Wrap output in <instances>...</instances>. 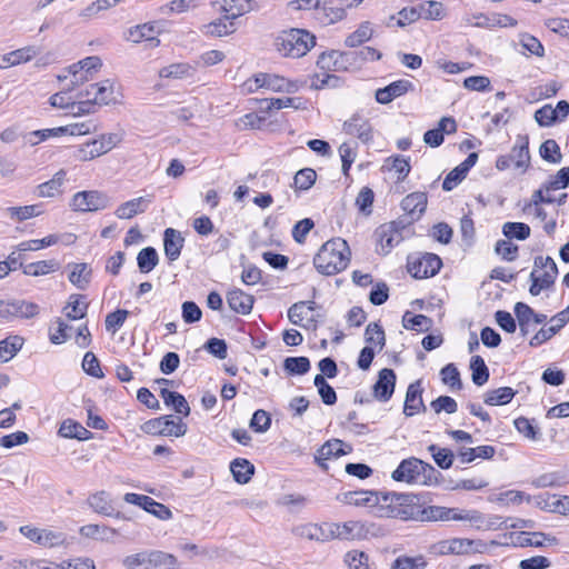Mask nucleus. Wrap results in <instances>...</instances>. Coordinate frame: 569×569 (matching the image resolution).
Instances as JSON below:
<instances>
[{
	"mask_svg": "<svg viewBox=\"0 0 569 569\" xmlns=\"http://www.w3.org/2000/svg\"><path fill=\"white\" fill-rule=\"evenodd\" d=\"M156 28L153 23H143L131 27L126 34L128 41L139 43L141 41H156V46L159 44V40L154 37Z\"/></svg>",
	"mask_w": 569,
	"mask_h": 569,
	"instance_id": "473e14b6",
	"label": "nucleus"
},
{
	"mask_svg": "<svg viewBox=\"0 0 569 569\" xmlns=\"http://www.w3.org/2000/svg\"><path fill=\"white\" fill-rule=\"evenodd\" d=\"M539 153L545 161L550 163H560L562 160L560 147L553 139H548L542 142L539 148Z\"/></svg>",
	"mask_w": 569,
	"mask_h": 569,
	"instance_id": "603ef678",
	"label": "nucleus"
},
{
	"mask_svg": "<svg viewBox=\"0 0 569 569\" xmlns=\"http://www.w3.org/2000/svg\"><path fill=\"white\" fill-rule=\"evenodd\" d=\"M63 134H66V130H63V127L34 130L26 136V140L29 144L36 146L50 137H59Z\"/></svg>",
	"mask_w": 569,
	"mask_h": 569,
	"instance_id": "bf43d9fd",
	"label": "nucleus"
},
{
	"mask_svg": "<svg viewBox=\"0 0 569 569\" xmlns=\"http://www.w3.org/2000/svg\"><path fill=\"white\" fill-rule=\"evenodd\" d=\"M160 397L163 399L164 405L171 407L177 413L184 417L190 415L191 409L183 395L162 388Z\"/></svg>",
	"mask_w": 569,
	"mask_h": 569,
	"instance_id": "c85d7f7f",
	"label": "nucleus"
},
{
	"mask_svg": "<svg viewBox=\"0 0 569 569\" xmlns=\"http://www.w3.org/2000/svg\"><path fill=\"white\" fill-rule=\"evenodd\" d=\"M428 203L426 192L416 191L406 196L401 201V209L407 216L415 217L419 220L425 213Z\"/></svg>",
	"mask_w": 569,
	"mask_h": 569,
	"instance_id": "aec40b11",
	"label": "nucleus"
},
{
	"mask_svg": "<svg viewBox=\"0 0 569 569\" xmlns=\"http://www.w3.org/2000/svg\"><path fill=\"white\" fill-rule=\"evenodd\" d=\"M428 450L431 452L436 465L441 469H449L453 465L455 455L448 448H440L437 445H430Z\"/></svg>",
	"mask_w": 569,
	"mask_h": 569,
	"instance_id": "3c124183",
	"label": "nucleus"
},
{
	"mask_svg": "<svg viewBox=\"0 0 569 569\" xmlns=\"http://www.w3.org/2000/svg\"><path fill=\"white\" fill-rule=\"evenodd\" d=\"M395 492H385L376 490H358L347 491L337 496V500L345 505L356 507L376 508V513L380 517L396 516L397 510L390 509L392 503V495Z\"/></svg>",
	"mask_w": 569,
	"mask_h": 569,
	"instance_id": "7ed1b4c3",
	"label": "nucleus"
},
{
	"mask_svg": "<svg viewBox=\"0 0 569 569\" xmlns=\"http://www.w3.org/2000/svg\"><path fill=\"white\" fill-rule=\"evenodd\" d=\"M40 312V307L31 301L22 299L0 300V317L32 319Z\"/></svg>",
	"mask_w": 569,
	"mask_h": 569,
	"instance_id": "9d476101",
	"label": "nucleus"
},
{
	"mask_svg": "<svg viewBox=\"0 0 569 569\" xmlns=\"http://www.w3.org/2000/svg\"><path fill=\"white\" fill-rule=\"evenodd\" d=\"M303 101L301 98H272V99H264L261 102L260 110L264 112H269L273 109L280 110L282 108H295V109H301Z\"/></svg>",
	"mask_w": 569,
	"mask_h": 569,
	"instance_id": "58836bf2",
	"label": "nucleus"
},
{
	"mask_svg": "<svg viewBox=\"0 0 569 569\" xmlns=\"http://www.w3.org/2000/svg\"><path fill=\"white\" fill-rule=\"evenodd\" d=\"M425 567L426 561L421 556L416 558L401 556L398 557L391 565L392 569H423Z\"/></svg>",
	"mask_w": 569,
	"mask_h": 569,
	"instance_id": "774afa93",
	"label": "nucleus"
},
{
	"mask_svg": "<svg viewBox=\"0 0 569 569\" xmlns=\"http://www.w3.org/2000/svg\"><path fill=\"white\" fill-rule=\"evenodd\" d=\"M229 308L240 315H249L252 310L254 298L241 289H232L227 293Z\"/></svg>",
	"mask_w": 569,
	"mask_h": 569,
	"instance_id": "4be33fe9",
	"label": "nucleus"
},
{
	"mask_svg": "<svg viewBox=\"0 0 569 569\" xmlns=\"http://www.w3.org/2000/svg\"><path fill=\"white\" fill-rule=\"evenodd\" d=\"M99 149L100 142L97 138L79 147L74 153V157L80 161H89L106 153L100 152Z\"/></svg>",
	"mask_w": 569,
	"mask_h": 569,
	"instance_id": "6e6d98bb",
	"label": "nucleus"
},
{
	"mask_svg": "<svg viewBox=\"0 0 569 569\" xmlns=\"http://www.w3.org/2000/svg\"><path fill=\"white\" fill-rule=\"evenodd\" d=\"M503 537L509 541L502 542L503 546H512V547H536L541 548L546 543L553 546L558 543V539L553 536L545 533L542 531H520V532H509L505 533Z\"/></svg>",
	"mask_w": 569,
	"mask_h": 569,
	"instance_id": "6e6552de",
	"label": "nucleus"
},
{
	"mask_svg": "<svg viewBox=\"0 0 569 569\" xmlns=\"http://www.w3.org/2000/svg\"><path fill=\"white\" fill-rule=\"evenodd\" d=\"M502 233L508 239L526 240L530 236V227L523 222H506Z\"/></svg>",
	"mask_w": 569,
	"mask_h": 569,
	"instance_id": "5fc2aeb1",
	"label": "nucleus"
},
{
	"mask_svg": "<svg viewBox=\"0 0 569 569\" xmlns=\"http://www.w3.org/2000/svg\"><path fill=\"white\" fill-rule=\"evenodd\" d=\"M569 187V167L561 168L558 172L549 180L543 183V188L547 192L557 189H563Z\"/></svg>",
	"mask_w": 569,
	"mask_h": 569,
	"instance_id": "338daca9",
	"label": "nucleus"
},
{
	"mask_svg": "<svg viewBox=\"0 0 569 569\" xmlns=\"http://www.w3.org/2000/svg\"><path fill=\"white\" fill-rule=\"evenodd\" d=\"M89 506L98 513L103 516H113V507L108 500V495L106 491L97 492L89 497L88 499Z\"/></svg>",
	"mask_w": 569,
	"mask_h": 569,
	"instance_id": "8fccbe9b",
	"label": "nucleus"
},
{
	"mask_svg": "<svg viewBox=\"0 0 569 569\" xmlns=\"http://www.w3.org/2000/svg\"><path fill=\"white\" fill-rule=\"evenodd\" d=\"M59 263L56 260H41L28 263L23 267V273L27 276L38 277L56 271Z\"/></svg>",
	"mask_w": 569,
	"mask_h": 569,
	"instance_id": "de8ad7c7",
	"label": "nucleus"
},
{
	"mask_svg": "<svg viewBox=\"0 0 569 569\" xmlns=\"http://www.w3.org/2000/svg\"><path fill=\"white\" fill-rule=\"evenodd\" d=\"M336 60L332 62L335 71L348 70L350 67L360 66L356 51L333 50Z\"/></svg>",
	"mask_w": 569,
	"mask_h": 569,
	"instance_id": "09e8293b",
	"label": "nucleus"
},
{
	"mask_svg": "<svg viewBox=\"0 0 569 569\" xmlns=\"http://www.w3.org/2000/svg\"><path fill=\"white\" fill-rule=\"evenodd\" d=\"M365 341L378 346L379 351H381L386 345L383 328L378 322H370L365 331Z\"/></svg>",
	"mask_w": 569,
	"mask_h": 569,
	"instance_id": "864d4df0",
	"label": "nucleus"
},
{
	"mask_svg": "<svg viewBox=\"0 0 569 569\" xmlns=\"http://www.w3.org/2000/svg\"><path fill=\"white\" fill-rule=\"evenodd\" d=\"M41 204H29L23 207H9L7 211L11 218H16L19 221L27 220L32 217H38L42 213Z\"/></svg>",
	"mask_w": 569,
	"mask_h": 569,
	"instance_id": "13d9d810",
	"label": "nucleus"
},
{
	"mask_svg": "<svg viewBox=\"0 0 569 569\" xmlns=\"http://www.w3.org/2000/svg\"><path fill=\"white\" fill-rule=\"evenodd\" d=\"M392 501L399 506L396 516L401 519L417 521H447L448 513L451 512L447 507L428 506L421 508L419 498L416 495L393 493Z\"/></svg>",
	"mask_w": 569,
	"mask_h": 569,
	"instance_id": "f03ea898",
	"label": "nucleus"
},
{
	"mask_svg": "<svg viewBox=\"0 0 569 569\" xmlns=\"http://www.w3.org/2000/svg\"><path fill=\"white\" fill-rule=\"evenodd\" d=\"M520 335L526 337L530 332V322H532L533 309L525 302H517L513 308Z\"/></svg>",
	"mask_w": 569,
	"mask_h": 569,
	"instance_id": "ea45409f",
	"label": "nucleus"
},
{
	"mask_svg": "<svg viewBox=\"0 0 569 569\" xmlns=\"http://www.w3.org/2000/svg\"><path fill=\"white\" fill-rule=\"evenodd\" d=\"M187 425L181 418L177 421L173 420L172 416H161L158 418L150 419L141 426V430L144 433L153 436H173L182 437L187 432Z\"/></svg>",
	"mask_w": 569,
	"mask_h": 569,
	"instance_id": "423d86ee",
	"label": "nucleus"
},
{
	"mask_svg": "<svg viewBox=\"0 0 569 569\" xmlns=\"http://www.w3.org/2000/svg\"><path fill=\"white\" fill-rule=\"evenodd\" d=\"M368 561L369 557L363 551L352 550L345 556V562L350 569H372Z\"/></svg>",
	"mask_w": 569,
	"mask_h": 569,
	"instance_id": "69168bd1",
	"label": "nucleus"
},
{
	"mask_svg": "<svg viewBox=\"0 0 569 569\" xmlns=\"http://www.w3.org/2000/svg\"><path fill=\"white\" fill-rule=\"evenodd\" d=\"M345 442L340 439H331L326 441L316 452L315 461L323 470L328 471L327 460L339 458L352 451V447L348 446V450L343 449Z\"/></svg>",
	"mask_w": 569,
	"mask_h": 569,
	"instance_id": "ddd939ff",
	"label": "nucleus"
},
{
	"mask_svg": "<svg viewBox=\"0 0 569 569\" xmlns=\"http://www.w3.org/2000/svg\"><path fill=\"white\" fill-rule=\"evenodd\" d=\"M249 91H256L260 88H266L274 92L295 93L298 91L299 86L296 81H291L274 73L259 72L244 83Z\"/></svg>",
	"mask_w": 569,
	"mask_h": 569,
	"instance_id": "39448f33",
	"label": "nucleus"
},
{
	"mask_svg": "<svg viewBox=\"0 0 569 569\" xmlns=\"http://www.w3.org/2000/svg\"><path fill=\"white\" fill-rule=\"evenodd\" d=\"M565 482V476L557 471L540 475L532 480L536 488L560 487Z\"/></svg>",
	"mask_w": 569,
	"mask_h": 569,
	"instance_id": "680f3d73",
	"label": "nucleus"
},
{
	"mask_svg": "<svg viewBox=\"0 0 569 569\" xmlns=\"http://www.w3.org/2000/svg\"><path fill=\"white\" fill-rule=\"evenodd\" d=\"M149 551L129 555L122 559V566L126 569H149Z\"/></svg>",
	"mask_w": 569,
	"mask_h": 569,
	"instance_id": "e2e57ef3",
	"label": "nucleus"
},
{
	"mask_svg": "<svg viewBox=\"0 0 569 569\" xmlns=\"http://www.w3.org/2000/svg\"><path fill=\"white\" fill-rule=\"evenodd\" d=\"M343 131L357 137L363 143H369L373 138L370 121L358 113L343 122Z\"/></svg>",
	"mask_w": 569,
	"mask_h": 569,
	"instance_id": "2eb2a0df",
	"label": "nucleus"
},
{
	"mask_svg": "<svg viewBox=\"0 0 569 569\" xmlns=\"http://www.w3.org/2000/svg\"><path fill=\"white\" fill-rule=\"evenodd\" d=\"M197 68L187 62H177L159 70V77L167 79H183L194 74Z\"/></svg>",
	"mask_w": 569,
	"mask_h": 569,
	"instance_id": "f704fd0d",
	"label": "nucleus"
},
{
	"mask_svg": "<svg viewBox=\"0 0 569 569\" xmlns=\"http://www.w3.org/2000/svg\"><path fill=\"white\" fill-rule=\"evenodd\" d=\"M316 179L317 173L313 169L303 168L296 173L293 184L299 190H308L315 184Z\"/></svg>",
	"mask_w": 569,
	"mask_h": 569,
	"instance_id": "052dcab7",
	"label": "nucleus"
},
{
	"mask_svg": "<svg viewBox=\"0 0 569 569\" xmlns=\"http://www.w3.org/2000/svg\"><path fill=\"white\" fill-rule=\"evenodd\" d=\"M372 36L373 30L371 29V23L369 21H363L359 24L356 31L346 38L345 44L348 48H356L369 41Z\"/></svg>",
	"mask_w": 569,
	"mask_h": 569,
	"instance_id": "e433bc0d",
	"label": "nucleus"
},
{
	"mask_svg": "<svg viewBox=\"0 0 569 569\" xmlns=\"http://www.w3.org/2000/svg\"><path fill=\"white\" fill-rule=\"evenodd\" d=\"M349 262L350 249L347 241L341 238H335L323 243L313 258L315 268L326 276L343 271Z\"/></svg>",
	"mask_w": 569,
	"mask_h": 569,
	"instance_id": "f257e3e1",
	"label": "nucleus"
},
{
	"mask_svg": "<svg viewBox=\"0 0 569 569\" xmlns=\"http://www.w3.org/2000/svg\"><path fill=\"white\" fill-rule=\"evenodd\" d=\"M391 227L381 224L375 231V236L377 238L378 248L377 252L379 254L386 256L391 249L398 246L403 240V234L395 233L390 230Z\"/></svg>",
	"mask_w": 569,
	"mask_h": 569,
	"instance_id": "412c9836",
	"label": "nucleus"
},
{
	"mask_svg": "<svg viewBox=\"0 0 569 569\" xmlns=\"http://www.w3.org/2000/svg\"><path fill=\"white\" fill-rule=\"evenodd\" d=\"M23 346V339L20 336H10L0 341V362L11 360Z\"/></svg>",
	"mask_w": 569,
	"mask_h": 569,
	"instance_id": "37998d69",
	"label": "nucleus"
},
{
	"mask_svg": "<svg viewBox=\"0 0 569 569\" xmlns=\"http://www.w3.org/2000/svg\"><path fill=\"white\" fill-rule=\"evenodd\" d=\"M316 44V37L305 29L282 31L274 41L277 50L284 57L300 58Z\"/></svg>",
	"mask_w": 569,
	"mask_h": 569,
	"instance_id": "20e7f679",
	"label": "nucleus"
},
{
	"mask_svg": "<svg viewBox=\"0 0 569 569\" xmlns=\"http://www.w3.org/2000/svg\"><path fill=\"white\" fill-rule=\"evenodd\" d=\"M473 545V540L466 538H453L433 543L430 546L429 552L433 556L466 555L471 551Z\"/></svg>",
	"mask_w": 569,
	"mask_h": 569,
	"instance_id": "f8f14e48",
	"label": "nucleus"
},
{
	"mask_svg": "<svg viewBox=\"0 0 569 569\" xmlns=\"http://www.w3.org/2000/svg\"><path fill=\"white\" fill-rule=\"evenodd\" d=\"M91 90H93L92 101L96 104H110L116 103L113 82L111 80H103L99 83H91Z\"/></svg>",
	"mask_w": 569,
	"mask_h": 569,
	"instance_id": "7c9ffc66",
	"label": "nucleus"
},
{
	"mask_svg": "<svg viewBox=\"0 0 569 569\" xmlns=\"http://www.w3.org/2000/svg\"><path fill=\"white\" fill-rule=\"evenodd\" d=\"M149 569H174L178 565L177 558L160 550L149 551Z\"/></svg>",
	"mask_w": 569,
	"mask_h": 569,
	"instance_id": "79ce46f5",
	"label": "nucleus"
},
{
	"mask_svg": "<svg viewBox=\"0 0 569 569\" xmlns=\"http://www.w3.org/2000/svg\"><path fill=\"white\" fill-rule=\"evenodd\" d=\"M471 380L476 386H483L489 379V369L480 356H472L470 360Z\"/></svg>",
	"mask_w": 569,
	"mask_h": 569,
	"instance_id": "49530a36",
	"label": "nucleus"
},
{
	"mask_svg": "<svg viewBox=\"0 0 569 569\" xmlns=\"http://www.w3.org/2000/svg\"><path fill=\"white\" fill-rule=\"evenodd\" d=\"M432 325V319L425 315H411L410 311H406L402 317V326L407 330L426 332L431 329Z\"/></svg>",
	"mask_w": 569,
	"mask_h": 569,
	"instance_id": "4c0bfd02",
	"label": "nucleus"
},
{
	"mask_svg": "<svg viewBox=\"0 0 569 569\" xmlns=\"http://www.w3.org/2000/svg\"><path fill=\"white\" fill-rule=\"evenodd\" d=\"M396 373L392 369L383 368L378 373V379L373 385V396L382 402L388 401L395 391Z\"/></svg>",
	"mask_w": 569,
	"mask_h": 569,
	"instance_id": "f3484780",
	"label": "nucleus"
},
{
	"mask_svg": "<svg viewBox=\"0 0 569 569\" xmlns=\"http://www.w3.org/2000/svg\"><path fill=\"white\" fill-rule=\"evenodd\" d=\"M66 176L67 172L63 169L59 170L57 173H54L52 179L40 183L37 187V196L41 198H51L58 194L66 180Z\"/></svg>",
	"mask_w": 569,
	"mask_h": 569,
	"instance_id": "72a5a7b5",
	"label": "nucleus"
},
{
	"mask_svg": "<svg viewBox=\"0 0 569 569\" xmlns=\"http://www.w3.org/2000/svg\"><path fill=\"white\" fill-rule=\"evenodd\" d=\"M151 198L139 197L121 203L114 211V214L119 219H131L139 213H143L149 204Z\"/></svg>",
	"mask_w": 569,
	"mask_h": 569,
	"instance_id": "393cba45",
	"label": "nucleus"
},
{
	"mask_svg": "<svg viewBox=\"0 0 569 569\" xmlns=\"http://www.w3.org/2000/svg\"><path fill=\"white\" fill-rule=\"evenodd\" d=\"M310 360L307 357H288L283 361V370L290 376H302L310 370Z\"/></svg>",
	"mask_w": 569,
	"mask_h": 569,
	"instance_id": "a18cd8bd",
	"label": "nucleus"
},
{
	"mask_svg": "<svg viewBox=\"0 0 569 569\" xmlns=\"http://www.w3.org/2000/svg\"><path fill=\"white\" fill-rule=\"evenodd\" d=\"M236 31V24L232 19L226 18V14L222 13V17L203 24L201 28V32L206 36L210 37H224L231 34Z\"/></svg>",
	"mask_w": 569,
	"mask_h": 569,
	"instance_id": "bb28decb",
	"label": "nucleus"
},
{
	"mask_svg": "<svg viewBox=\"0 0 569 569\" xmlns=\"http://www.w3.org/2000/svg\"><path fill=\"white\" fill-rule=\"evenodd\" d=\"M440 376H441V381L445 385H448L451 389L460 390L462 388L460 372L453 363L446 365L440 370Z\"/></svg>",
	"mask_w": 569,
	"mask_h": 569,
	"instance_id": "4d7b16f0",
	"label": "nucleus"
},
{
	"mask_svg": "<svg viewBox=\"0 0 569 569\" xmlns=\"http://www.w3.org/2000/svg\"><path fill=\"white\" fill-rule=\"evenodd\" d=\"M442 267L441 259L435 253L408 257V272L416 279L436 276Z\"/></svg>",
	"mask_w": 569,
	"mask_h": 569,
	"instance_id": "0eeeda50",
	"label": "nucleus"
},
{
	"mask_svg": "<svg viewBox=\"0 0 569 569\" xmlns=\"http://www.w3.org/2000/svg\"><path fill=\"white\" fill-rule=\"evenodd\" d=\"M72 268L69 274V281L80 290H84L91 278L92 270L87 263H72L69 264Z\"/></svg>",
	"mask_w": 569,
	"mask_h": 569,
	"instance_id": "c9c22d12",
	"label": "nucleus"
},
{
	"mask_svg": "<svg viewBox=\"0 0 569 569\" xmlns=\"http://www.w3.org/2000/svg\"><path fill=\"white\" fill-rule=\"evenodd\" d=\"M426 406L422 400V388L420 380L409 385L406 393L403 413L408 417L413 416L419 411H426Z\"/></svg>",
	"mask_w": 569,
	"mask_h": 569,
	"instance_id": "6ab92c4d",
	"label": "nucleus"
},
{
	"mask_svg": "<svg viewBox=\"0 0 569 569\" xmlns=\"http://www.w3.org/2000/svg\"><path fill=\"white\" fill-rule=\"evenodd\" d=\"M517 391L510 387H500L498 389L490 390L485 396V403L488 406H502L509 403Z\"/></svg>",
	"mask_w": 569,
	"mask_h": 569,
	"instance_id": "a19ab883",
	"label": "nucleus"
},
{
	"mask_svg": "<svg viewBox=\"0 0 569 569\" xmlns=\"http://www.w3.org/2000/svg\"><path fill=\"white\" fill-rule=\"evenodd\" d=\"M211 4L219 6V11L232 20L254 9V0H212Z\"/></svg>",
	"mask_w": 569,
	"mask_h": 569,
	"instance_id": "a211bd4d",
	"label": "nucleus"
},
{
	"mask_svg": "<svg viewBox=\"0 0 569 569\" xmlns=\"http://www.w3.org/2000/svg\"><path fill=\"white\" fill-rule=\"evenodd\" d=\"M511 162L515 163L516 168L523 169L526 171L530 164V152H529V140L528 137L519 136L515 146L509 153Z\"/></svg>",
	"mask_w": 569,
	"mask_h": 569,
	"instance_id": "a878e982",
	"label": "nucleus"
},
{
	"mask_svg": "<svg viewBox=\"0 0 569 569\" xmlns=\"http://www.w3.org/2000/svg\"><path fill=\"white\" fill-rule=\"evenodd\" d=\"M184 239L181 237V233L173 229L167 228L163 232V247L164 254L169 259V261H176L183 248Z\"/></svg>",
	"mask_w": 569,
	"mask_h": 569,
	"instance_id": "b1692460",
	"label": "nucleus"
},
{
	"mask_svg": "<svg viewBox=\"0 0 569 569\" xmlns=\"http://www.w3.org/2000/svg\"><path fill=\"white\" fill-rule=\"evenodd\" d=\"M70 206L74 211H98L110 206V198L98 190L79 191L73 194Z\"/></svg>",
	"mask_w": 569,
	"mask_h": 569,
	"instance_id": "1a4fd4ad",
	"label": "nucleus"
},
{
	"mask_svg": "<svg viewBox=\"0 0 569 569\" xmlns=\"http://www.w3.org/2000/svg\"><path fill=\"white\" fill-rule=\"evenodd\" d=\"M123 500L128 503L141 507L143 510L161 520H168L172 517V512L167 506L156 501L149 496L128 492L124 495Z\"/></svg>",
	"mask_w": 569,
	"mask_h": 569,
	"instance_id": "9b49d317",
	"label": "nucleus"
},
{
	"mask_svg": "<svg viewBox=\"0 0 569 569\" xmlns=\"http://www.w3.org/2000/svg\"><path fill=\"white\" fill-rule=\"evenodd\" d=\"M159 262V256L153 247H146L141 249L137 256V263L140 272L149 273Z\"/></svg>",
	"mask_w": 569,
	"mask_h": 569,
	"instance_id": "c03bdc74",
	"label": "nucleus"
},
{
	"mask_svg": "<svg viewBox=\"0 0 569 569\" xmlns=\"http://www.w3.org/2000/svg\"><path fill=\"white\" fill-rule=\"evenodd\" d=\"M552 326L541 328L529 341L531 347H538L551 339L569 322V306L551 318Z\"/></svg>",
	"mask_w": 569,
	"mask_h": 569,
	"instance_id": "4468645a",
	"label": "nucleus"
},
{
	"mask_svg": "<svg viewBox=\"0 0 569 569\" xmlns=\"http://www.w3.org/2000/svg\"><path fill=\"white\" fill-rule=\"evenodd\" d=\"M58 433L62 438H69V439H78V440H89L92 438V432L89 431L87 428H84L81 423L72 420L67 419L64 420L59 430Z\"/></svg>",
	"mask_w": 569,
	"mask_h": 569,
	"instance_id": "c756f323",
	"label": "nucleus"
},
{
	"mask_svg": "<svg viewBox=\"0 0 569 569\" xmlns=\"http://www.w3.org/2000/svg\"><path fill=\"white\" fill-rule=\"evenodd\" d=\"M420 460L416 457L403 459L391 473L395 481L417 483L420 481Z\"/></svg>",
	"mask_w": 569,
	"mask_h": 569,
	"instance_id": "dca6fc26",
	"label": "nucleus"
},
{
	"mask_svg": "<svg viewBox=\"0 0 569 569\" xmlns=\"http://www.w3.org/2000/svg\"><path fill=\"white\" fill-rule=\"evenodd\" d=\"M369 529L366 523L361 521H346L338 523V530H336V539L340 540H361L367 538Z\"/></svg>",
	"mask_w": 569,
	"mask_h": 569,
	"instance_id": "5701e85b",
	"label": "nucleus"
},
{
	"mask_svg": "<svg viewBox=\"0 0 569 569\" xmlns=\"http://www.w3.org/2000/svg\"><path fill=\"white\" fill-rule=\"evenodd\" d=\"M375 200V193L371 188L363 187L359 191L356 198V206L360 212L368 216L372 212V204Z\"/></svg>",
	"mask_w": 569,
	"mask_h": 569,
	"instance_id": "0e129e2a",
	"label": "nucleus"
},
{
	"mask_svg": "<svg viewBox=\"0 0 569 569\" xmlns=\"http://www.w3.org/2000/svg\"><path fill=\"white\" fill-rule=\"evenodd\" d=\"M38 53L39 50L33 46L23 47L9 53H6L1 58L0 69L28 62Z\"/></svg>",
	"mask_w": 569,
	"mask_h": 569,
	"instance_id": "cd10ccee",
	"label": "nucleus"
},
{
	"mask_svg": "<svg viewBox=\"0 0 569 569\" xmlns=\"http://www.w3.org/2000/svg\"><path fill=\"white\" fill-rule=\"evenodd\" d=\"M230 471L236 482L244 485L254 475V466L244 458H236L230 463Z\"/></svg>",
	"mask_w": 569,
	"mask_h": 569,
	"instance_id": "2f4dec72",
	"label": "nucleus"
}]
</instances>
